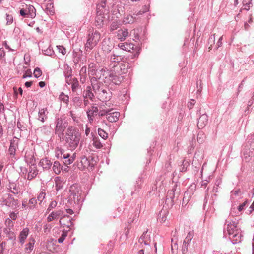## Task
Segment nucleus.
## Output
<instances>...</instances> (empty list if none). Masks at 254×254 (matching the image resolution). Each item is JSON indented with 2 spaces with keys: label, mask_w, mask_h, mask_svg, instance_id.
<instances>
[{
  "label": "nucleus",
  "mask_w": 254,
  "mask_h": 254,
  "mask_svg": "<svg viewBox=\"0 0 254 254\" xmlns=\"http://www.w3.org/2000/svg\"><path fill=\"white\" fill-rule=\"evenodd\" d=\"M60 99L65 102V103H67L69 101V97L67 95H64V93H62L60 96Z\"/></svg>",
  "instance_id": "44"
},
{
  "label": "nucleus",
  "mask_w": 254,
  "mask_h": 254,
  "mask_svg": "<svg viewBox=\"0 0 254 254\" xmlns=\"http://www.w3.org/2000/svg\"><path fill=\"white\" fill-rule=\"evenodd\" d=\"M27 9H21L20 10V14L22 16H27V17H28V12H27Z\"/></svg>",
  "instance_id": "56"
},
{
  "label": "nucleus",
  "mask_w": 254,
  "mask_h": 254,
  "mask_svg": "<svg viewBox=\"0 0 254 254\" xmlns=\"http://www.w3.org/2000/svg\"><path fill=\"white\" fill-rule=\"evenodd\" d=\"M208 116L205 114H202L199 118L197 127L199 128H203L208 122Z\"/></svg>",
  "instance_id": "12"
},
{
  "label": "nucleus",
  "mask_w": 254,
  "mask_h": 254,
  "mask_svg": "<svg viewBox=\"0 0 254 254\" xmlns=\"http://www.w3.org/2000/svg\"><path fill=\"white\" fill-rule=\"evenodd\" d=\"M118 46L121 49L126 51H130L133 49L134 45L131 43H122L118 44Z\"/></svg>",
  "instance_id": "22"
},
{
  "label": "nucleus",
  "mask_w": 254,
  "mask_h": 254,
  "mask_svg": "<svg viewBox=\"0 0 254 254\" xmlns=\"http://www.w3.org/2000/svg\"><path fill=\"white\" fill-rule=\"evenodd\" d=\"M117 28V26L115 23H113L111 26V30H115Z\"/></svg>",
  "instance_id": "64"
},
{
  "label": "nucleus",
  "mask_w": 254,
  "mask_h": 254,
  "mask_svg": "<svg viewBox=\"0 0 254 254\" xmlns=\"http://www.w3.org/2000/svg\"><path fill=\"white\" fill-rule=\"evenodd\" d=\"M5 56V52L4 51V50L1 48L0 49V58H3Z\"/></svg>",
  "instance_id": "61"
},
{
  "label": "nucleus",
  "mask_w": 254,
  "mask_h": 254,
  "mask_svg": "<svg viewBox=\"0 0 254 254\" xmlns=\"http://www.w3.org/2000/svg\"><path fill=\"white\" fill-rule=\"evenodd\" d=\"M95 70V64L94 63H90L88 65V72L92 75L94 74Z\"/></svg>",
  "instance_id": "41"
},
{
  "label": "nucleus",
  "mask_w": 254,
  "mask_h": 254,
  "mask_svg": "<svg viewBox=\"0 0 254 254\" xmlns=\"http://www.w3.org/2000/svg\"><path fill=\"white\" fill-rule=\"evenodd\" d=\"M61 155H63V158L64 159V162L66 165H69L71 164L74 160L75 157L70 156V154L68 153L61 151Z\"/></svg>",
  "instance_id": "18"
},
{
  "label": "nucleus",
  "mask_w": 254,
  "mask_h": 254,
  "mask_svg": "<svg viewBox=\"0 0 254 254\" xmlns=\"http://www.w3.org/2000/svg\"><path fill=\"white\" fill-rule=\"evenodd\" d=\"M57 48L58 50V52L61 53L62 55H65L66 54V50L63 46H57Z\"/></svg>",
  "instance_id": "40"
},
{
  "label": "nucleus",
  "mask_w": 254,
  "mask_h": 254,
  "mask_svg": "<svg viewBox=\"0 0 254 254\" xmlns=\"http://www.w3.org/2000/svg\"><path fill=\"white\" fill-rule=\"evenodd\" d=\"M54 180L55 183L56 190L57 191L63 188L64 185L66 182L65 178L61 177H56Z\"/></svg>",
  "instance_id": "10"
},
{
  "label": "nucleus",
  "mask_w": 254,
  "mask_h": 254,
  "mask_svg": "<svg viewBox=\"0 0 254 254\" xmlns=\"http://www.w3.org/2000/svg\"><path fill=\"white\" fill-rule=\"evenodd\" d=\"M120 116V113L119 112H109L107 114L106 118L110 122H116L119 120Z\"/></svg>",
  "instance_id": "17"
},
{
  "label": "nucleus",
  "mask_w": 254,
  "mask_h": 254,
  "mask_svg": "<svg viewBox=\"0 0 254 254\" xmlns=\"http://www.w3.org/2000/svg\"><path fill=\"white\" fill-rule=\"evenodd\" d=\"M86 72H87L86 67H85V66L82 67L81 68L80 71V75L86 76Z\"/></svg>",
  "instance_id": "50"
},
{
  "label": "nucleus",
  "mask_w": 254,
  "mask_h": 254,
  "mask_svg": "<svg viewBox=\"0 0 254 254\" xmlns=\"http://www.w3.org/2000/svg\"><path fill=\"white\" fill-rule=\"evenodd\" d=\"M18 138L14 137L13 139L11 141L10 146L16 149L18 146Z\"/></svg>",
  "instance_id": "39"
},
{
  "label": "nucleus",
  "mask_w": 254,
  "mask_h": 254,
  "mask_svg": "<svg viewBox=\"0 0 254 254\" xmlns=\"http://www.w3.org/2000/svg\"><path fill=\"white\" fill-rule=\"evenodd\" d=\"M67 231L68 230H66L65 229L63 231V233L61 236L58 240L59 243H62L64 240L65 237L67 236Z\"/></svg>",
  "instance_id": "38"
},
{
  "label": "nucleus",
  "mask_w": 254,
  "mask_h": 254,
  "mask_svg": "<svg viewBox=\"0 0 254 254\" xmlns=\"http://www.w3.org/2000/svg\"><path fill=\"white\" fill-rule=\"evenodd\" d=\"M98 133L99 135L104 139H106L108 137V133L101 128H98Z\"/></svg>",
  "instance_id": "36"
},
{
  "label": "nucleus",
  "mask_w": 254,
  "mask_h": 254,
  "mask_svg": "<svg viewBox=\"0 0 254 254\" xmlns=\"http://www.w3.org/2000/svg\"><path fill=\"white\" fill-rule=\"evenodd\" d=\"M42 71L38 67H36L34 71V75L36 78L40 77L42 75Z\"/></svg>",
  "instance_id": "43"
},
{
  "label": "nucleus",
  "mask_w": 254,
  "mask_h": 254,
  "mask_svg": "<svg viewBox=\"0 0 254 254\" xmlns=\"http://www.w3.org/2000/svg\"><path fill=\"white\" fill-rule=\"evenodd\" d=\"M98 111V109L97 107L92 106L91 109L87 112L88 117L90 121L93 120L94 116L97 114Z\"/></svg>",
  "instance_id": "24"
},
{
  "label": "nucleus",
  "mask_w": 254,
  "mask_h": 254,
  "mask_svg": "<svg viewBox=\"0 0 254 254\" xmlns=\"http://www.w3.org/2000/svg\"><path fill=\"white\" fill-rule=\"evenodd\" d=\"M241 234L238 231L230 236V239L231 240L233 243L236 244L241 241Z\"/></svg>",
  "instance_id": "23"
},
{
  "label": "nucleus",
  "mask_w": 254,
  "mask_h": 254,
  "mask_svg": "<svg viewBox=\"0 0 254 254\" xmlns=\"http://www.w3.org/2000/svg\"><path fill=\"white\" fill-rule=\"evenodd\" d=\"M129 67V64L128 62H122L120 64L121 73H126Z\"/></svg>",
  "instance_id": "29"
},
{
  "label": "nucleus",
  "mask_w": 254,
  "mask_h": 254,
  "mask_svg": "<svg viewBox=\"0 0 254 254\" xmlns=\"http://www.w3.org/2000/svg\"><path fill=\"white\" fill-rule=\"evenodd\" d=\"M45 195H46V193H45V191H43V190H42L40 193L38 195V197H37V199L40 202H41L44 199L45 197Z\"/></svg>",
  "instance_id": "45"
},
{
  "label": "nucleus",
  "mask_w": 254,
  "mask_h": 254,
  "mask_svg": "<svg viewBox=\"0 0 254 254\" xmlns=\"http://www.w3.org/2000/svg\"><path fill=\"white\" fill-rule=\"evenodd\" d=\"M100 39L101 34L98 31L89 33L85 46L86 50L92 49L97 45Z\"/></svg>",
  "instance_id": "3"
},
{
  "label": "nucleus",
  "mask_w": 254,
  "mask_h": 254,
  "mask_svg": "<svg viewBox=\"0 0 254 254\" xmlns=\"http://www.w3.org/2000/svg\"><path fill=\"white\" fill-rule=\"evenodd\" d=\"M66 123L64 122L62 119H58L56 126V132L58 134H62L66 127Z\"/></svg>",
  "instance_id": "6"
},
{
  "label": "nucleus",
  "mask_w": 254,
  "mask_h": 254,
  "mask_svg": "<svg viewBox=\"0 0 254 254\" xmlns=\"http://www.w3.org/2000/svg\"><path fill=\"white\" fill-rule=\"evenodd\" d=\"M61 166L60 164L58 161H55L54 163L53 166V170L54 172L56 174H58L61 172Z\"/></svg>",
  "instance_id": "33"
},
{
  "label": "nucleus",
  "mask_w": 254,
  "mask_h": 254,
  "mask_svg": "<svg viewBox=\"0 0 254 254\" xmlns=\"http://www.w3.org/2000/svg\"><path fill=\"white\" fill-rule=\"evenodd\" d=\"M81 138L79 130L72 126L69 127L65 132V142L70 150H74L78 145Z\"/></svg>",
  "instance_id": "1"
},
{
  "label": "nucleus",
  "mask_w": 254,
  "mask_h": 254,
  "mask_svg": "<svg viewBox=\"0 0 254 254\" xmlns=\"http://www.w3.org/2000/svg\"><path fill=\"white\" fill-rule=\"evenodd\" d=\"M9 189L11 192L15 194H17L20 192V189L19 186L17 185L14 183H11L10 184Z\"/></svg>",
  "instance_id": "27"
},
{
  "label": "nucleus",
  "mask_w": 254,
  "mask_h": 254,
  "mask_svg": "<svg viewBox=\"0 0 254 254\" xmlns=\"http://www.w3.org/2000/svg\"><path fill=\"white\" fill-rule=\"evenodd\" d=\"M38 174V172L35 169V167L31 168V170L29 171L28 174L27 178L28 180H31L34 178Z\"/></svg>",
  "instance_id": "30"
},
{
  "label": "nucleus",
  "mask_w": 254,
  "mask_h": 254,
  "mask_svg": "<svg viewBox=\"0 0 254 254\" xmlns=\"http://www.w3.org/2000/svg\"><path fill=\"white\" fill-rule=\"evenodd\" d=\"M91 88L90 86H87L86 89L85 97H88L92 99L94 97L93 93L91 91Z\"/></svg>",
  "instance_id": "37"
},
{
  "label": "nucleus",
  "mask_w": 254,
  "mask_h": 254,
  "mask_svg": "<svg viewBox=\"0 0 254 254\" xmlns=\"http://www.w3.org/2000/svg\"><path fill=\"white\" fill-rule=\"evenodd\" d=\"M40 164L43 168L48 169L52 165V162L47 158H44L40 161Z\"/></svg>",
  "instance_id": "28"
},
{
  "label": "nucleus",
  "mask_w": 254,
  "mask_h": 254,
  "mask_svg": "<svg viewBox=\"0 0 254 254\" xmlns=\"http://www.w3.org/2000/svg\"><path fill=\"white\" fill-rule=\"evenodd\" d=\"M227 230L229 236L237 233L238 232L237 228V224L235 222H230L227 225Z\"/></svg>",
  "instance_id": "20"
},
{
  "label": "nucleus",
  "mask_w": 254,
  "mask_h": 254,
  "mask_svg": "<svg viewBox=\"0 0 254 254\" xmlns=\"http://www.w3.org/2000/svg\"><path fill=\"white\" fill-rule=\"evenodd\" d=\"M91 82L92 88L95 92L97 94L99 91H100V90H101V86L103 84L101 82H98L95 77H92L91 79Z\"/></svg>",
  "instance_id": "16"
},
{
  "label": "nucleus",
  "mask_w": 254,
  "mask_h": 254,
  "mask_svg": "<svg viewBox=\"0 0 254 254\" xmlns=\"http://www.w3.org/2000/svg\"><path fill=\"white\" fill-rule=\"evenodd\" d=\"M47 108H43L39 111V120L42 122H44L45 120L47 119V115L48 114Z\"/></svg>",
  "instance_id": "26"
},
{
  "label": "nucleus",
  "mask_w": 254,
  "mask_h": 254,
  "mask_svg": "<svg viewBox=\"0 0 254 254\" xmlns=\"http://www.w3.org/2000/svg\"><path fill=\"white\" fill-rule=\"evenodd\" d=\"M9 217L10 219L15 220L16 219L17 217V213H15L14 212H11L9 214Z\"/></svg>",
  "instance_id": "58"
},
{
  "label": "nucleus",
  "mask_w": 254,
  "mask_h": 254,
  "mask_svg": "<svg viewBox=\"0 0 254 254\" xmlns=\"http://www.w3.org/2000/svg\"><path fill=\"white\" fill-rule=\"evenodd\" d=\"M4 232L6 233H8L9 235V237L11 238V239H12L13 238H15V236L14 235V233L13 232L11 231L10 230V229L9 228H6L4 230Z\"/></svg>",
  "instance_id": "46"
},
{
  "label": "nucleus",
  "mask_w": 254,
  "mask_h": 254,
  "mask_svg": "<svg viewBox=\"0 0 254 254\" xmlns=\"http://www.w3.org/2000/svg\"><path fill=\"white\" fill-rule=\"evenodd\" d=\"M113 46L109 39H104L102 43V49L105 52L108 53L113 49Z\"/></svg>",
  "instance_id": "11"
},
{
  "label": "nucleus",
  "mask_w": 254,
  "mask_h": 254,
  "mask_svg": "<svg viewBox=\"0 0 254 254\" xmlns=\"http://www.w3.org/2000/svg\"><path fill=\"white\" fill-rule=\"evenodd\" d=\"M97 94L99 100L103 102L107 101L109 99L110 97L109 93H108L106 90L103 89H101V90Z\"/></svg>",
  "instance_id": "14"
},
{
  "label": "nucleus",
  "mask_w": 254,
  "mask_h": 254,
  "mask_svg": "<svg viewBox=\"0 0 254 254\" xmlns=\"http://www.w3.org/2000/svg\"><path fill=\"white\" fill-rule=\"evenodd\" d=\"M57 205V201H51L50 204V205H49V206L48 210H51V209H54V208L56 207Z\"/></svg>",
  "instance_id": "49"
},
{
  "label": "nucleus",
  "mask_w": 254,
  "mask_h": 254,
  "mask_svg": "<svg viewBox=\"0 0 254 254\" xmlns=\"http://www.w3.org/2000/svg\"><path fill=\"white\" fill-rule=\"evenodd\" d=\"M118 58H119V57L118 56H115V55H113L111 56V60L113 61V62H116V61H118ZM119 58H120L119 57Z\"/></svg>",
  "instance_id": "62"
},
{
  "label": "nucleus",
  "mask_w": 254,
  "mask_h": 254,
  "mask_svg": "<svg viewBox=\"0 0 254 254\" xmlns=\"http://www.w3.org/2000/svg\"><path fill=\"white\" fill-rule=\"evenodd\" d=\"M5 223V225L9 227L13 226V222L10 218H7V219H6Z\"/></svg>",
  "instance_id": "52"
},
{
  "label": "nucleus",
  "mask_w": 254,
  "mask_h": 254,
  "mask_svg": "<svg viewBox=\"0 0 254 254\" xmlns=\"http://www.w3.org/2000/svg\"><path fill=\"white\" fill-rule=\"evenodd\" d=\"M197 141L200 143L204 141V135L202 133H199L197 136Z\"/></svg>",
  "instance_id": "54"
},
{
  "label": "nucleus",
  "mask_w": 254,
  "mask_h": 254,
  "mask_svg": "<svg viewBox=\"0 0 254 254\" xmlns=\"http://www.w3.org/2000/svg\"><path fill=\"white\" fill-rule=\"evenodd\" d=\"M66 82L69 85L71 84L72 91L75 92L78 88L79 82L77 78L68 76L66 78Z\"/></svg>",
  "instance_id": "7"
},
{
  "label": "nucleus",
  "mask_w": 254,
  "mask_h": 254,
  "mask_svg": "<svg viewBox=\"0 0 254 254\" xmlns=\"http://www.w3.org/2000/svg\"><path fill=\"white\" fill-rule=\"evenodd\" d=\"M174 239H172V244H171V248L172 250H177L178 248V246L177 244V241L176 240L175 242L174 241Z\"/></svg>",
  "instance_id": "47"
},
{
  "label": "nucleus",
  "mask_w": 254,
  "mask_h": 254,
  "mask_svg": "<svg viewBox=\"0 0 254 254\" xmlns=\"http://www.w3.org/2000/svg\"><path fill=\"white\" fill-rule=\"evenodd\" d=\"M35 244V240L33 238L31 237L29 239L28 243L26 244L25 251L27 253H30L33 249Z\"/></svg>",
  "instance_id": "21"
},
{
  "label": "nucleus",
  "mask_w": 254,
  "mask_h": 254,
  "mask_svg": "<svg viewBox=\"0 0 254 254\" xmlns=\"http://www.w3.org/2000/svg\"><path fill=\"white\" fill-rule=\"evenodd\" d=\"M51 226L50 224H46L44 226V231L45 233H48L50 232Z\"/></svg>",
  "instance_id": "55"
},
{
  "label": "nucleus",
  "mask_w": 254,
  "mask_h": 254,
  "mask_svg": "<svg viewBox=\"0 0 254 254\" xmlns=\"http://www.w3.org/2000/svg\"><path fill=\"white\" fill-rule=\"evenodd\" d=\"M110 110H102V111H100L99 112V116H103L104 115H106L107 116V114L109 113V112H110Z\"/></svg>",
  "instance_id": "57"
},
{
  "label": "nucleus",
  "mask_w": 254,
  "mask_h": 254,
  "mask_svg": "<svg viewBox=\"0 0 254 254\" xmlns=\"http://www.w3.org/2000/svg\"><path fill=\"white\" fill-rule=\"evenodd\" d=\"M16 151V149L12 147H9V152L10 154V155H14Z\"/></svg>",
  "instance_id": "60"
},
{
  "label": "nucleus",
  "mask_w": 254,
  "mask_h": 254,
  "mask_svg": "<svg viewBox=\"0 0 254 254\" xmlns=\"http://www.w3.org/2000/svg\"><path fill=\"white\" fill-rule=\"evenodd\" d=\"M193 238V235L190 232L188 233L183 244L182 251L185 254L188 251V247Z\"/></svg>",
  "instance_id": "8"
},
{
  "label": "nucleus",
  "mask_w": 254,
  "mask_h": 254,
  "mask_svg": "<svg viewBox=\"0 0 254 254\" xmlns=\"http://www.w3.org/2000/svg\"><path fill=\"white\" fill-rule=\"evenodd\" d=\"M123 80V76L115 75L113 76L111 78L112 81L115 84H119Z\"/></svg>",
  "instance_id": "35"
},
{
  "label": "nucleus",
  "mask_w": 254,
  "mask_h": 254,
  "mask_svg": "<svg viewBox=\"0 0 254 254\" xmlns=\"http://www.w3.org/2000/svg\"><path fill=\"white\" fill-rule=\"evenodd\" d=\"M36 203V200L35 198H31L29 201V207L30 208L34 207Z\"/></svg>",
  "instance_id": "53"
},
{
  "label": "nucleus",
  "mask_w": 254,
  "mask_h": 254,
  "mask_svg": "<svg viewBox=\"0 0 254 254\" xmlns=\"http://www.w3.org/2000/svg\"><path fill=\"white\" fill-rule=\"evenodd\" d=\"M247 201H245L244 202H243L242 204H241L239 206V208H238V210L241 211H242V210H243L244 207L245 206L246 204H247Z\"/></svg>",
  "instance_id": "59"
},
{
  "label": "nucleus",
  "mask_w": 254,
  "mask_h": 254,
  "mask_svg": "<svg viewBox=\"0 0 254 254\" xmlns=\"http://www.w3.org/2000/svg\"><path fill=\"white\" fill-rule=\"evenodd\" d=\"M144 13H145L144 11H143V10H141L139 11H138L137 13H134V16H135L136 17V18H137V16H139L140 15H142V14H143Z\"/></svg>",
  "instance_id": "63"
},
{
  "label": "nucleus",
  "mask_w": 254,
  "mask_h": 254,
  "mask_svg": "<svg viewBox=\"0 0 254 254\" xmlns=\"http://www.w3.org/2000/svg\"><path fill=\"white\" fill-rule=\"evenodd\" d=\"M6 25H11L13 22V17L12 15L7 14L6 15Z\"/></svg>",
  "instance_id": "42"
},
{
  "label": "nucleus",
  "mask_w": 254,
  "mask_h": 254,
  "mask_svg": "<svg viewBox=\"0 0 254 254\" xmlns=\"http://www.w3.org/2000/svg\"><path fill=\"white\" fill-rule=\"evenodd\" d=\"M26 9L27 10V11L28 13V17H33L35 16V9L33 6L28 5Z\"/></svg>",
  "instance_id": "32"
},
{
  "label": "nucleus",
  "mask_w": 254,
  "mask_h": 254,
  "mask_svg": "<svg viewBox=\"0 0 254 254\" xmlns=\"http://www.w3.org/2000/svg\"><path fill=\"white\" fill-rule=\"evenodd\" d=\"M32 71H31L30 69H27L25 73L24 74V75H23V78H25L26 77H31L32 76Z\"/></svg>",
  "instance_id": "51"
},
{
  "label": "nucleus",
  "mask_w": 254,
  "mask_h": 254,
  "mask_svg": "<svg viewBox=\"0 0 254 254\" xmlns=\"http://www.w3.org/2000/svg\"><path fill=\"white\" fill-rule=\"evenodd\" d=\"M69 198L74 202H78L80 200L81 195L80 187L77 184L71 186L69 189Z\"/></svg>",
  "instance_id": "4"
},
{
  "label": "nucleus",
  "mask_w": 254,
  "mask_h": 254,
  "mask_svg": "<svg viewBox=\"0 0 254 254\" xmlns=\"http://www.w3.org/2000/svg\"><path fill=\"white\" fill-rule=\"evenodd\" d=\"M128 36V31L127 29H121L117 32V37L121 41H124Z\"/></svg>",
  "instance_id": "19"
},
{
  "label": "nucleus",
  "mask_w": 254,
  "mask_h": 254,
  "mask_svg": "<svg viewBox=\"0 0 254 254\" xmlns=\"http://www.w3.org/2000/svg\"><path fill=\"white\" fill-rule=\"evenodd\" d=\"M144 245L146 246V247L140 250L138 252V254H144L145 251H146L147 253L148 252V250H149L150 247L147 245V244L145 242H144Z\"/></svg>",
  "instance_id": "48"
},
{
  "label": "nucleus",
  "mask_w": 254,
  "mask_h": 254,
  "mask_svg": "<svg viewBox=\"0 0 254 254\" xmlns=\"http://www.w3.org/2000/svg\"><path fill=\"white\" fill-rule=\"evenodd\" d=\"M60 224L63 226V227L67 229L68 231L71 228V227L73 226V223L71 221V218L68 215H64L63 217L61 218L60 220Z\"/></svg>",
  "instance_id": "5"
},
{
  "label": "nucleus",
  "mask_w": 254,
  "mask_h": 254,
  "mask_svg": "<svg viewBox=\"0 0 254 254\" xmlns=\"http://www.w3.org/2000/svg\"><path fill=\"white\" fill-rule=\"evenodd\" d=\"M104 15L101 12H98L95 18V25L98 28H100L104 25L105 20Z\"/></svg>",
  "instance_id": "9"
},
{
  "label": "nucleus",
  "mask_w": 254,
  "mask_h": 254,
  "mask_svg": "<svg viewBox=\"0 0 254 254\" xmlns=\"http://www.w3.org/2000/svg\"><path fill=\"white\" fill-rule=\"evenodd\" d=\"M93 145L97 149H100L103 147V145L100 142L99 139L97 137L93 138Z\"/></svg>",
  "instance_id": "31"
},
{
  "label": "nucleus",
  "mask_w": 254,
  "mask_h": 254,
  "mask_svg": "<svg viewBox=\"0 0 254 254\" xmlns=\"http://www.w3.org/2000/svg\"><path fill=\"white\" fill-rule=\"evenodd\" d=\"M63 213V211L61 210L53 211L47 217L48 222H51L54 220L57 219Z\"/></svg>",
  "instance_id": "15"
},
{
  "label": "nucleus",
  "mask_w": 254,
  "mask_h": 254,
  "mask_svg": "<svg viewBox=\"0 0 254 254\" xmlns=\"http://www.w3.org/2000/svg\"><path fill=\"white\" fill-rule=\"evenodd\" d=\"M96 164V161L93 157L90 156L87 158L85 156H82L77 163V167L81 170L87 169L90 171L93 169Z\"/></svg>",
  "instance_id": "2"
},
{
  "label": "nucleus",
  "mask_w": 254,
  "mask_h": 254,
  "mask_svg": "<svg viewBox=\"0 0 254 254\" xmlns=\"http://www.w3.org/2000/svg\"><path fill=\"white\" fill-rule=\"evenodd\" d=\"M252 6V0H243V6L244 9L248 10Z\"/></svg>",
  "instance_id": "34"
},
{
  "label": "nucleus",
  "mask_w": 254,
  "mask_h": 254,
  "mask_svg": "<svg viewBox=\"0 0 254 254\" xmlns=\"http://www.w3.org/2000/svg\"><path fill=\"white\" fill-rule=\"evenodd\" d=\"M29 232V229L28 228H24L20 232L18 236L19 242L21 244H23L26 239Z\"/></svg>",
  "instance_id": "13"
},
{
  "label": "nucleus",
  "mask_w": 254,
  "mask_h": 254,
  "mask_svg": "<svg viewBox=\"0 0 254 254\" xmlns=\"http://www.w3.org/2000/svg\"><path fill=\"white\" fill-rule=\"evenodd\" d=\"M137 19L135 16L127 15L124 17L123 22L125 24L133 23Z\"/></svg>",
  "instance_id": "25"
}]
</instances>
